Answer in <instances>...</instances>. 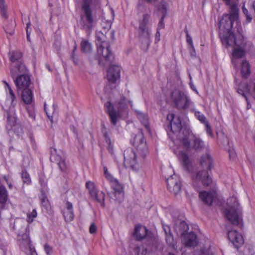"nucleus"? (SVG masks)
Returning a JSON list of instances; mask_svg holds the SVG:
<instances>
[{"label": "nucleus", "mask_w": 255, "mask_h": 255, "mask_svg": "<svg viewBox=\"0 0 255 255\" xmlns=\"http://www.w3.org/2000/svg\"><path fill=\"white\" fill-rule=\"evenodd\" d=\"M243 12L246 15V21L248 22H250L252 21V17L251 15L249 13L248 9L244 6L242 8Z\"/></svg>", "instance_id": "obj_50"}, {"label": "nucleus", "mask_w": 255, "mask_h": 255, "mask_svg": "<svg viewBox=\"0 0 255 255\" xmlns=\"http://www.w3.org/2000/svg\"><path fill=\"white\" fill-rule=\"evenodd\" d=\"M163 229L164 231L165 236L171 234L170 228L168 225H163Z\"/></svg>", "instance_id": "obj_57"}, {"label": "nucleus", "mask_w": 255, "mask_h": 255, "mask_svg": "<svg viewBox=\"0 0 255 255\" xmlns=\"http://www.w3.org/2000/svg\"><path fill=\"white\" fill-rule=\"evenodd\" d=\"M167 7H168V4L167 3L162 0L160 4L158 7V9L159 11H160L162 14V17H165L167 14Z\"/></svg>", "instance_id": "obj_42"}, {"label": "nucleus", "mask_w": 255, "mask_h": 255, "mask_svg": "<svg viewBox=\"0 0 255 255\" xmlns=\"http://www.w3.org/2000/svg\"><path fill=\"white\" fill-rule=\"evenodd\" d=\"M241 73L244 78H248L251 74V66L248 61L245 60L241 64Z\"/></svg>", "instance_id": "obj_32"}, {"label": "nucleus", "mask_w": 255, "mask_h": 255, "mask_svg": "<svg viewBox=\"0 0 255 255\" xmlns=\"http://www.w3.org/2000/svg\"><path fill=\"white\" fill-rule=\"evenodd\" d=\"M131 143L136 148V154L143 158L148 152V147L146 140L141 130L131 140Z\"/></svg>", "instance_id": "obj_7"}, {"label": "nucleus", "mask_w": 255, "mask_h": 255, "mask_svg": "<svg viewBox=\"0 0 255 255\" xmlns=\"http://www.w3.org/2000/svg\"><path fill=\"white\" fill-rule=\"evenodd\" d=\"M13 229L17 232V234L19 233L20 235L29 232L28 226L26 225L24 220L20 219H17L14 221Z\"/></svg>", "instance_id": "obj_25"}, {"label": "nucleus", "mask_w": 255, "mask_h": 255, "mask_svg": "<svg viewBox=\"0 0 255 255\" xmlns=\"http://www.w3.org/2000/svg\"><path fill=\"white\" fill-rule=\"evenodd\" d=\"M228 237L229 241L237 249H238L244 243V240L243 236L236 230L228 231Z\"/></svg>", "instance_id": "obj_18"}, {"label": "nucleus", "mask_w": 255, "mask_h": 255, "mask_svg": "<svg viewBox=\"0 0 255 255\" xmlns=\"http://www.w3.org/2000/svg\"><path fill=\"white\" fill-rule=\"evenodd\" d=\"M62 213L66 222H70L74 219L73 204L68 201L65 203V207L62 210Z\"/></svg>", "instance_id": "obj_19"}, {"label": "nucleus", "mask_w": 255, "mask_h": 255, "mask_svg": "<svg viewBox=\"0 0 255 255\" xmlns=\"http://www.w3.org/2000/svg\"><path fill=\"white\" fill-rule=\"evenodd\" d=\"M174 230L178 236H183L189 229L188 224L183 220L176 219L174 223Z\"/></svg>", "instance_id": "obj_23"}, {"label": "nucleus", "mask_w": 255, "mask_h": 255, "mask_svg": "<svg viewBox=\"0 0 255 255\" xmlns=\"http://www.w3.org/2000/svg\"><path fill=\"white\" fill-rule=\"evenodd\" d=\"M190 53L191 56L195 57L196 56V52L193 45L190 46Z\"/></svg>", "instance_id": "obj_60"}, {"label": "nucleus", "mask_w": 255, "mask_h": 255, "mask_svg": "<svg viewBox=\"0 0 255 255\" xmlns=\"http://www.w3.org/2000/svg\"><path fill=\"white\" fill-rule=\"evenodd\" d=\"M110 181L112 182V186L115 191V194H119L122 197L123 196V188L122 185L118 182L116 179L113 178Z\"/></svg>", "instance_id": "obj_34"}, {"label": "nucleus", "mask_w": 255, "mask_h": 255, "mask_svg": "<svg viewBox=\"0 0 255 255\" xmlns=\"http://www.w3.org/2000/svg\"><path fill=\"white\" fill-rule=\"evenodd\" d=\"M185 32L186 35V41L188 44H190V46H192L193 45L192 37L190 36L188 30L186 28L185 29Z\"/></svg>", "instance_id": "obj_51"}, {"label": "nucleus", "mask_w": 255, "mask_h": 255, "mask_svg": "<svg viewBox=\"0 0 255 255\" xmlns=\"http://www.w3.org/2000/svg\"><path fill=\"white\" fill-rule=\"evenodd\" d=\"M15 25L16 24L14 22L12 21H10L4 28L5 32L10 35H13L14 32Z\"/></svg>", "instance_id": "obj_40"}, {"label": "nucleus", "mask_w": 255, "mask_h": 255, "mask_svg": "<svg viewBox=\"0 0 255 255\" xmlns=\"http://www.w3.org/2000/svg\"><path fill=\"white\" fill-rule=\"evenodd\" d=\"M142 17V20L139 22L138 32H150L147 27L150 15L145 13L143 15Z\"/></svg>", "instance_id": "obj_31"}, {"label": "nucleus", "mask_w": 255, "mask_h": 255, "mask_svg": "<svg viewBox=\"0 0 255 255\" xmlns=\"http://www.w3.org/2000/svg\"><path fill=\"white\" fill-rule=\"evenodd\" d=\"M229 16L232 19L237 21L239 17V8L235 3L230 4Z\"/></svg>", "instance_id": "obj_35"}, {"label": "nucleus", "mask_w": 255, "mask_h": 255, "mask_svg": "<svg viewBox=\"0 0 255 255\" xmlns=\"http://www.w3.org/2000/svg\"><path fill=\"white\" fill-rule=\"evenodd\" d=\"M168 125L166 130L168 132L171 131L173 133H178L182 128L181 121L179 116L174 114H169L167 116Z\"/></svg>", "instance_id": "obj_12"}, {"label": "nucleus", "mask_w": 255, "mask_h": 255, "mask_svg": "<svg viewBox=\"0 0 255 255\" xmlns=\"http://www.w3.org/2000/svg\"><path fill=\"white\" fill-rule=\"evenodd\" d=\"M171 98L176 108L185 110L189 107L190 101L188 97L178 90H174L171 94Z\"/></svg>", "instance_id": "obj_8"}, {"label": "nucleus", "mask_w": 255, "mask_h": 255, "mask_svg": "<svg viewBox=\"0 0 255 255\" xmlns=\"http://www.w3.org/2000/svg\"><path fill=\"white\" fill-rule=\"evenodd\" d=\"M0 13L3 18H7V7L5 4L4 0H0Z\"/></svg>", "instance_id": "obj_41"}, {"label": "nucleus", "mask_w": 255, "mask_h": 255, "mask_svg": "<svg viewBox=\"0 0 255 255\" xmlns=\"http://www.w3.org/2000/svg\"><path fill=\"white\" fill-rule=\"evenodd\" d=\"M221 40L224 44H226L227 46H238L237 40L235 34L232 31L229 33L223 34L220 35Z\"/></svg>", "instance_id": "obj_22"}, {"label": "nucleus", "mask_w": 255, "mask_h": 255, "mask_svg": "<svg viewBox=\"0 0 255 255\" xmlns=\"http://www.w3.org/2000/svg\"><path fill=\"white\" fill-rule=\"evenodd\" d=\"M217 194L215 192L201 191L199 193V198L206 205H212L214 199L216 197Z\"/></svg>", "instance_id": "obj_24"}, {"label": "nucleus", "mask_w": 255, "mask_h": 255, "mask_svg": "<svg viewBox=\"0 0 255 255\" xmlns=\"http://www.w3.org/2000/svg\"><path fill=\"white\" fill-rule=\"evenodd\" d=\"M21 91V98L23 102L27 104H30L33 100L32 91L29 88L20 90Z\"/></svg>", "instance_id": "obj_30"}, {"label": "nucleus", "mask_w": 255, "mask_h": 255, "mask_svg": "<svg viewBox=\"0 0 255 255\" xmlns=\"http://www.w3.org/2000/svg\"><path fill=\"white\" fill-rule=\"evenodd\" d=\"M93 0H82V13L80 15V24L87 33H90L96 24L97 20L93 13L92 5Z\"/></svg>", "instance_id": "obj_3"}, {"label": "nucleus", "mask_w": 255, "mask_h": 255, "mask_svg": "<svg viewBox=\"0 0 255 255\" xmlns=\"http://www.w3.org/2000/svg\"><path fill=\"white\" fill-rule=\"evenodd\" d=\"M120 67L118 65H112L109 68L107 73L108 81L115 83L120 77Z\"/></svg>", "instance_id": "obj_21"}, {"label": "nucleus", "mask_w": 255, "mask_h": 255, "mask_svg": "<svg viewBox=\"0 0 255 255\" xmlns=\"http://www.w3.org/2000/svg\"><path fill=\"white\" fill-rule=\"evenodd\" d=\"M204 125L205 126L206 131L207 133L210 136H213V134L212 128H211V126H210L209 123L208 122L206 123V124H205Z\"/></svg>", "instance_id": "obj_52"}, {"label": "nucleus", "mask_w": 255, "mask_h": 255, "mask_svg": "<svg viewBox=\"0 0 255 255\" xmlns=\"http://www.w3.org/2000/svg\"><path fill=\"white\" fill-rule=\"evenodd\" d=\"M229 157L230 159H234L236 156L235 151L234 149H230L228 150Z\"/></svg>", "instance_id": "obj_56"}, {"label": "nucleus", "mask_w": 255, "mask_h": 255, "mask_svg": "<svg viewBox=\"0 0 255 255\" xmlns=\"http://www.w3.org/2000/svg\"><path fill=\"white\" fill-rule=\"evenodd\" d=\"M181 237H183L185 246L194 247L196 246L197 244V236L194 233L192 232L187 233L184 235L181 236Z\"/></svg>", "instance_id": "obj_27"}, {"label": "nucleus", "mask_w": 255, "mask_h": 255, "mask_svg": "<svg viewBox=\"0 0 255 255\" xmlns=\"http://www.w3.org/2000/svg\"><path fill=\"white\" fill-rule=\"evenodd\" d=\"M135 113L137 118L140 120L141 123L144 125L147 129H149V126L148 123V118L147 114L138 110H135Z\"/></svg>", "instance_id": "obj_33"}, {"label": "nucleus", "mask_w": 255, "mask_h": 255, "mask_svg": "<svg viewBox=\"0 0 255 255\" xmlns=\"http://www.w3.org/2000/svg\"><path fill=\"white\" fill-rule=\"evenodd\" d=\"M237 92L245 98L251 93V87L247 82H241L236 88Z\"/></svg>", "instance_id": "obj_28"}, {"label": "nucleus", "mask_w": 255, "mask_h": 255, "mask_svg": "<svg viewBox=\"0 0 255 255\" xmlns=\"http://www.w3.org/2000/svg\"><path fill=\"white\" fill-rule=\"evenodd\" d=\"M164 18H165V17L161 16V17L158 23V26H157V29L161 30L162 29L164 28V27H165V24H164Z\"/></svg>", "instance_id": "obj_53"}, {"label": "nucleus", "mask_w": 255, "mask_h": 255, "mask_svg": "<svg viewBox=\"0 0 255 255\" xmlns=\"http://www.w3.org/2000/svg\"><path fill=\"white\" fill-rule=\"evenodd\" d=\"M102 133L105 138L106 142L108 144V149L110 153H113V145L112 144L110 136H109L106 128L102 130Z\"/></svg>", "instance_id": "obj_36"}, {"label": "nucleus", "mask_w": 255, "mask_h": 255, "mask_svg": "<svg viewBox=\"0 0 255 255\" xmlns=\"http://www.w3.org/2000/svg\"><path fill=\"white\" fill-rule=\"evenodd\" d=\"M98 43L97 45V54L99 56H101L99 59L100 64L101 63L102 58L106 62L111 63L114 59V55L110 49V45L108 42L102 41L97 37Z\"/></svg>", "instance_id": "obj_9"}, {"label": "nucleus", "mask_w": 255, "mask_h": 255, "mask_svg": "<svg viewBox=\"0 0 255 255\" xmlns=\"http://www.w3.org/2000/svg\"><path fill=\"white\" fill-rule=\"evenodd\" d=\"M131 102L125 97L122 96L116 102L115 106L110 101L105 103V110L108 114L111 122L113 125H116L118 119L123 115H127L128 111V106Z\"/></svg>", "instance_id": "obj_2"}, {"label": "nucleus", "mask_w": 255, "mask_h": 255, "mask_svg": "<svg viewBox=\"0 0 255 255\" xmlns=\"http://www.w3.org/2000/svg\"><path fill=\"white\" fill-rule=\"evenodd\" d=\"M165 240L167 244L172 248H175V242L174 241V238L172 234H169L165 236Z\"/></svg>", "instance_id": "obj_47"}, {"label": "nucleus", "mask_w": 255, "mask_h": 255, "mask_svg": "<svg viewBox=\"0 0 255 255\" xmlns=\"http://www.w3.org/2000/svg\"><path fill=\"white\" fill-rule=\"evenodd\" d=\"M10 60L13 63L10 73L12 78L17 75L18 71L23 73L26 71L25 65L22 62V53L19 51H12L9 52Z\"/></svg>", "instance_id": "obj_6"}, {"label": "nucleus", "mask_w": 255, "mask_h": 255, "mask_svg": "<svg viewBox=\"0 0 255 255\" xmlns=\"http://www.w3.org/2000/svg\"><path fill=\"white\" fill-rule=\"evenodd\" d=\"M81 50L84 53H90L92 51V45L88 40H83L81 42Z\"/></svg>", "instance_id": "obj_38"}, {"label": "nucleus", "mask_w": 255, "mask_h": 255, "mask_svg": "<svg viewBox=\"0 0 255 255\" xmlns=\"http://www.w3.org/2000/svg\"><path fill=\"white\" fill-rule=\"evenodd\" d=\"M41 194L39 196V199L41 201V205L46 209H47L49 206V202L47 199V196L44 191L43 190H40Z\"/></svg>", "instance_id": "obj_37"}, {"label": "nucleus", "mask_w": 255, "mask_h": 255, "mask_svg": "<svg viewBox=\"0 0 255 255\" xmlns=\"http://www.w3.org/2000/svg\"><path fill=\"white\" fill-rule=\"evenodd\" d=\"M104 171L105 177L108 180L111 181L113 179L112 176L108 172V168L106 167H104Z\"/></svg>", "instance_id": "obj_54"}, {"label": "nucleus", "mask_w": 255, "mask_h": 255, "mask_svg": "<svg viewBox=\"0 0 255 255\" xmlns=\"http://www.w3.org/2000/svg\"><path fill=\"white\" fill-rule=\"evenodd\" d=\"M17 240L19 247L21 251L27 253L29 251L33 250L30 244L29 237V232L25 233L21 235L18 234Z\"/></svg>", "instance_id": "obj_17"}, {"label": "nucleus", "mask_w": 255, "mask_h": 255, "mask_svg": "<svg viewBox=\"0 0 255 255\" xmlns=\"http://www.w3.org/2000/svg\"><path fill=\"white\" fill-rule=\"evenodd\" d=\"M31 29L30 30H26V38L28 41L30 42V34Z\"/></svg>", "instance_id": "obj_63"}, {"label": "nucleus", "mask_w": 255, "mask_h": 255, "mask_svg": "<svg viewBox=\"0 0 255 255\" xmlns=\"http://www.w3.org/2000/svg\"><path fill=\"white\" fill-rule=\"evenodd\" d=\"M180 158L183 169L188 173L192 174V178L194 182L200 181L205 186H208L212 181L211 177L209 175L208 170H210L213 167V160L209 154L203 155L200 160V164L204 169L196 173H193L194 168L188 154L184 152H181Z\"/></svg>", "instance_id": "obj_1"}, {"label": "nucleus", "mask_w": 255, "mask_h": 255, "mask_svg": "<svg viewBox=\"0 0 255 255\" xmlns=\"http://www.w3.org/2000/svg\"><path fill=\"white\" fill-rule=\"evenodd\" d=\"M8 199V193L5 187L0 186V211L5 208Z\"/></svg>", "instance_id": "obj_29"}, {"label": "nucleus", "mask_w": 255, "mask_h": 255, "mask_svg": "<svg viewBox=\"0 0 255 255\" xmlns=\"http://www.w3.org/2000/svg\"><path fill=\"white\" fill-rule=\"evenodd\" d=\"M86 188L88 190L89 193L92 198L101 204L103 208L105 207V194L103 192H99L96 188L94 182L88 181L86 183Z\"/></svg>", "instance_id": "obj_11"}, {"label": "nucleus", "mask_w": 255, "mask_h": 255, "mask_svg": "<svg viewBox=\"0 0 255 255\" xmlns=\"http://www.w3.org/2000/svg\"><path fill=\"white\" fill-rule=\"evenodd\" d=\"M28 112L29 114V117H30L32 119H34L35 118V114H34V112L32 111L30 112L29 111H28Z\"/></svg>", "instance_id": "obj_64"}, {"label": "nucleus", "mask_w": 255, "mask_h": 255, "mask_svg": "<svg viewBox=\"0 0 255 255\" xmlns=\"http://www.w3.org/2000/svg\"><path fill=\"white\" fill-rule=\"evenodd\" d=\"M21 178L24 183L28 185L31 183V180L30 175L25 169H23L22 170Z\"/></svg>", "instance_id": "obj_43"}, {"label": "nucleus", "mask_w": 255, "mask_h": 255, "mask_svg": "<svg viewBox=\"0 0 255 255\" xmlns=\"http://www.w3.org/2000/svg\"><path fill=\"white\" fill-rule=\"evenodd\" d=\"M76 47H75V48L73 50V53L72 54L71 58L72 59V60H73V62L74 63V64H77L78 63V59L75 57V55L74 54V52H75V51L76 50Z\"/></svg>", "instance_id": "obj_58"}, {"label": "nucleus", "mask_w": 255, "mask_h": 255, "mask_svg": "<svg viewBox=\"0 0 255 255\" xmlns=\"http://www.w3.org/2000/svg\"><path fill=\"white\" fill-rule=\"evenodd\" d=\"M147 231L148 230L145 227L140 225H136L135 227L133 235L136 240L141 241L146 237Z\"/></svg>", "instance_id": "obj_26"}, {"label": "nucleus", "mask_w": 255, "mask_h": 255, "mask_svg": "<svg viewBox=\"0 0 255 255\" xmlns=\"http://www.w3.org/2000/svg\"><path fill=\"white\" fill-rule=\"evenodd\" d=\"M44 250L48 255H50V253L52 251L51 248L47 245H45Z\"/></svg>", "instance_id": "obj_59"}, {"label": "nucleus", "mask_w": 255, "mask_h": 255, "mask_svg": "<svg viewBox=\"0 0 255 255\" xmlns=\"http://www.w3.org/2000/svg\"><path fill=\"white\" fill-rule=\"evenodd\" d=\"M195 116L198 118V119L204 124H206V123H208V122L206 121V118L205 116L200 113V112H197L195 113Z\"/></svg>", "instance_id": "obj_49"}, {"label": "nucleus", "mask_w": 255, "mask_h": 255, "mask_svg": "<svg viewBox=\"0 0 255 255\" xmlns=\"http://www.w3.org/2000/svg\"><path fill=\"white\" fill-rule=\"evenodd\" d=\"M138 155L135 153L133 149L128 148L124 151V164L128 167H130L133 170L136 169V157Z\"/></svg>", "instance_id": "obj_14"}, {"label": "nucleus", "mask_w": 255, "mask_h": 255, "mask_svg": "<svg viewBox=\"0 0 255 255\" xmlns=\"http://www.w3.org/2000/svg\"><path fill=\"white\" fill-rule=\"evenodd\" d=\"M194 255H213V254L210 248H204L195 251Z\"/></svg>", "instance_id": "obj_39"}, {"label": "nucleus", "mask_w": 255, "mask_h": 255, "mask_svg": "<svg viewBox=\"0 0 255 255\" xmlns=\"http://www.w3.org/2000/svg\"><path fill=\"white\" fill-rule=\"evenodd\" d=\"M139 41L141 49L145 52L150 43V32H138Z\"/></svg>", "instance_id": "obj_20"}, {"label": "nucleus", "mask_w": 255, "mask_h": 255, "mask_svg": "<svg viewBox=\"0 0 255 255\" xmlns=\"http://www.w3.org/2000/svg\"><path fill=\"white\" fill-rule=\"evenodd\" d=\"M39 183L41 186V190L45 191L47 189V180L44 175H39Z\"/></svg>", "instance_id": "obj_45"}, {"label": "nucleus", "mask_w": 255, "mask_h": 255, "mask_svg": "<svg viewBox=\"0 0 255 255\" xmlns=\"http://www.w3.org/2000/svg\"><path fill=\"white\" fill-rule=\"evenodd\" d=\"M37 216V212L35 209H33L32 211L27 214V221L28 223H31L33 221V218H35Z\"/></svg>", "instance_id": "obj_48"}, {"label": "nucleus", "mask_w": 255, "mask_h": 255, "mask_svg": "<svg viewBox=\"0 0 255 255\" xmlns=\"http://www.w3.org/2000/svg\"><path fill=\"white\" fill-rule=\"evenodd\" d=\"M50 152L51 154L50 160L51 162L57 164L61 171H65L67 169V165L66 162L65 153L63 151L61 150H58L53 147H50Z\"/></svg>", "instance_id": "obj_10"}, {"label": "nucleus", "mask_w": 255, "mask_h": 255, "mask_svg": "<svg viewBox=\"0 0 255 255\" xmlns=\"http://www.w3.org/2000/svg\"><path fill=\"white\" fill-rule=\"evenodd\" d=\"M228 208L224 213L229 221L233 225L243 227L242 211L236 197L232 196L227 200Z\"/></svg>", "instance_id": "obj_4"}, {"label": "nucleus", "mask_w": 255, "mask_h": 255, "mask_svg": "<svg viewBox=\"0 0 255 255\" xmlns=\"http://www.w3.org/2000/svg\"><path fill=\"white\" fill-rule=\"evenodd\" d=\"M4 83H5L6 86L8 90V97L11 100V104L13 106H14V105L15 104V103L14 102L15 100V95L11 87H10L9 85L6 82H4Z\"/></svg>", "instance_id": "obj_44"}, {"label": "nucleus", "mask_w": 255, "mask_h": 255, "mask_svg": "<svg viewBox=\"0 0 255 255\" xmlns=\"http://www.w3.org/2000/svg\"><path fill=\"white\" fill-rule=\"evenodd\" d=\"M44 111H45V113L46 114V115L48 117V119L52 122V116H50L49 114V113L47 112V110H46V105L45 103L44 105Z\"/></svg>", "instance_id": "obj_61"}, {"label": "nucleus", "mask_w": 255, "mask_h": 255, "mask_svg": "<svg viewBox=\"0 0 255 255\" xmlns=\"http://www.w3.org/2000/svg\"><path fill=\"white\" fill-rule=\"evenodd\" d=\"M168 189L171 193L176 195L181 190V184L179 177L174 174L166 179Z\"/></svg>", "instance_id": "obj_16"}, {"label": "nucleus", "mask_w": 255, "mask_h": 255, "mask_svg": "<svg viewBox=\"0 0 255 255\" xmlns=\"http://www.w3.org/2000/svg\"><path fill=\"white\" fill-rule=\"evenodd\" d=\"M236 21L231 19L229 14H224L219 22V36L231 32L233 23Z\"/></svg>", "instance_id": "obj_15"}, {"label": "nucleus", "mask_w": 255, "mask_h": 255, "mask_svg": "<svg viewBox=\"0 0 255 255\" xmlns=\"http://www.w3.org/2000/svg\"><path fill=\"white\" fill-rule=\"evenodd\" d=\"M245 54V51L242 48L235 49L233 53V56L235 58H240L243 57Z\"/></svg>", "instance_id": "obj_46"}, {"label": "nucleus", "mask_w": 255, "mask_h": 255, "mask_svg": "<svg viewBox=\"0 0 255 255\" xmlns=\"http://www.w3.org/2000/svg\"><path fill=\"white\" fill-rule=\"evenodd\" d=\"M97 231V226L94 223H93L91 224L89 228V232L92 234L96 233Z\"/></svg>", "instance_id": "obj_55"}, {"label": "nucleus", "mask_w": 255, "mask_h": 255, "mask_svg": "<svg viewBox=\"0 0 255 255\" xmlns=\"http://www.w3.org/2000/svg\"><path fill=\"white\" fill-rule=\"evenodd\" d=\"M183 133L184 135L179 136V138L183 147L187 150L200 151L204 148V142L199 137L196 136L188 130H184Z\"/></svg>", "instance_id": "obj_5"}, {"label": "nucleus", "mask_w": 255, "mask_h": 255, "mask_svg": "<svg viewBox=\"0 0 255 255\" xmlns=\"http://www.w3.org/2000/svg\"><path fill=\"white\" fill-rule=\"evenodd\" d=\"M25 72L20 73L18 71L17 75L12 78L15 84L18 92L20 90L29 88L31 81L30 77Z\"/></svg>", "instance_id": "obj_13"}, {"label": "nucleus", "mask_w": 255, "mask_h": 255, "mask_svg": "<svg viewBox=\"0 0 255 255\" xmlns=\"http://www.w3.org/2000/svg\"><path fill=\"white\" fill-rule=\"evenodd\" d=\"M160 36V30L157 29V31L155 34V38L156 40L157 39L158 41L159 40V38Z\"/></svg>", "instance_id": "obj_62"}]
</instances>
